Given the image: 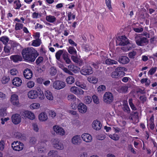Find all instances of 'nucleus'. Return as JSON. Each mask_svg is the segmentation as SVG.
<instances>
[{
    "instance_id": "obj_9",
    "label": "nucleus",
    "mask_w": 157,
    "mask_h": 157,
    "mask_svg": "<svg viewBox=\"0 0 157 157\" xmlns=\"http://www.w3.org/2000/svg\"><path fill=\"white\" fill-rule=\"evenodd\" d=\"M21 114L22 118L25 119H29L33 120L35 118L34 113L32 112L29 111H24L22 112Z\"/></svg>"
},
{
    "instance_id": "obj_59",
    "label": "nucleus",
    "mask_w": 157,
    "mask_h": 157,
    "mask_svg": "<svg viewBox=\"0 0 157 157\" xmlns=\"http://www.w3.org/2000/svg\"><path fill=\"white\" fill-rule=\"evenodd\" d=\"M71 108L73 109H76L78 108V106L77 105L75 101L72 102L70 105Z\"/></svg>"
},
{
    "instance_id": "obj_2",
    "label": "nucleus",
    "mask_w": 157,
    "mask_h": 157,
    "mask_svg": "<svg viewBox=\"0 0 157 157\" xmlns=\"http://www.w3.org/2000/svg\"><path fill=\"white\" fill-rule=\"evenodd\" d=\"M117 40L119 44L123 46L121 48V49L124 52H127L134 47L135 45L131 43L125 36H119Z\"/></svg>"
},
{
    "instance_id": "obj_51",
    "label": "nucleus",
    "mask_w": 157,
    "mask_h": 157,
    "mask_svg": "<svg viewBox=\"0 0 157 157\" xmlns=\"http://www.w3.org/2000/svg\"><path fill=\"white\" fill-rule=\"evenodd\" d=\"M38 150L40 153H44L47 151V149L45 147L41 146L38 148Z\"/></svg>"
},
{
    "instance_id": "obj_7",
    "label": "nucleus",
    "mask_w": 157,
    "mask_h": 157,
    "mask_svg": "<svg viewBox=\"0 0 157 157\" xmlns=\"http://www.w3.org/2000/svg\"><path fill=\"white\" fill-rule=\"evenodd\" d=\"M103 100L106 104H110L114 100L113 94L109 92H106L103 95Z\"/></svg>"
},
{
    "instance_id": "obj_14",
    "label": "nucleus",
    "mask_w": 157,
    "mask_h": 157,
    "mask_svg": "<svg viewBox=\"0 0 157 157\" xmlns=\"http://www.w3.org/2000/svg\"><path fill=\"white\" fill-rule=\"evenodd\" d=\"M70 91L79 98L81 95H83L84 94V91L82 90L78 89L75 86L71 87L70 88Z\"/></svg>"
},
{
    "instance_id": "obj_20",
    "label": "nucleus",
    "mask_w": 157,
    "mask_h": 157,
    "mask_svg": "<svg viewBox=\"0 0 157 157\" xmlns=\"http://www.w3.org/2000/svg\"><path fill=\"white\" fill-rule=\"evenodd\" d=\"M11 52V47L8 45H6L4 48L3 52L1 53L2 56L4 57L9 55H10Z\"/></svg>"
},
{
    "instance_id": "obj_29",
    "label": "nucleus",
    "mask_w": 157,
    "mask_h": 157,
    "mask_svg": "<svg viewBox=\"0 0 157 157\" xmlns=\"http://www.w3.org/2000/svg\"><path fill=\"white\" fill-rule=\"evenodd\" d=\"M41 43V40L40 39H35L32 41L31 45L35 47H37L40 46Z\"/></svg>"
},
{
    "instance_id": "obj_61",
    "label": "nucleus",
    "mask_w": 157,
    "mask_h": 157,
    "mask_svg": "<svg viewBox=\"0 0 157 157\" xmlns=\"http://www.w3.org/2000/svg\"><path fill=\"white\" fill-rule=\"evenodd\" d=\"M44 59L42 57H39L36 61V63L37 65H39L42 63Z\"/></svg>"
},
{
    "instance_id": "obj_56",
    "label": "nucleus",
    "mask_w": 157,
    "mask_h": 157,
    "mask_svg": "<svg viewBox=\"0 0 157 157\" xmlns=\"http://www.w3.org/2000/svg\"><path fill=\"white\" fill-rule=\"evenodd\" d=\"M92 99L94 103L98 104L99 103V101L98 97L96 95H94L92 96Z\"/></svg>"
},
{
    "instance_id": "obj_23",
    "label": "nucleus",
    "mask_w": 157,
    "mask_h": 157,
    "mask_svg": "<svg viewBox=\"0 0 157 157\" xmlns=\"http://www.w3.org/2000/svg\"><path fill=\"white\" fill-rule=\"evenodd\" d=\"M23 74L25 77L27 79L31 78L33 75L32 71L30 69H25L24 71Z\"/></svg>"
},
{
    "instance_id": "obj_8",
    "label": "nucleus",
    "mask_w": 157,
    "mask_h": 157,
    "mask_svg": "<svg viewBox=\"0 0 157 157\" xmlns=\"http://www.w3.org/2000/svg\"><path fill=\"white\" fill-rule=\"evenodd\" d=\"M11 147L14 150L19 151L23 149L24 145L20 141H14L11 144Z\"/></svg>"
},
{
    "instance_id": "obj_39",
    "label": "nucleus",
    "mask_w": 157,
    "mask_h": 157,
    "mask_svg": "<svg viewBox=\"0 0 157 157\" xmlns=\"http://www.w3.org/2000/svg\"><path fill=\"white\" fill-rule=\"evenodd\" d=\"M67 83L69 84H71L75 82V79L72 76H69L66 79Z\"/></svg>"
},
{
    "instance_id": "obj_62",
    "label": "nucleus",
    "mask_w": 157,
    "mask_h": 157,
    "mask_svg": "<svg viewBox=\"0 0 157 157\" xmlns=\"http://www.w3.org/2000/svg\"><path fill=\"white\" fill-rule=\"evenodd\" d=\"M79 83H77L76 84V86L80 87L81 88L84 89V90H87V88L86 87V85L84 83H82L81 85H80L78 84Z\"/></svg>"
},
{
    "instance_id": "obj_25",
    "label": "nucleus",
    "mask_w": 157,
    "mask_h": 157,
    "mask_svg": "<svg viewBox=\"0 0 157 157\" xmlns=\"http://www.w3.org/2000/svg\"><path fill=\"white\" fill-rule=\"evenodd\" d=\"M45 19L49 22L54 23L56 21L57 18L54 16L49 15L46 16Z\"/></svg>"
},
{
    "instance_id": "obj_22",
    "label": "nucleus",
    "mask_w": 157,
    "mask_h": 157,
    "mask_svg": "<svg viewBox=\"0 0 157 157\" xmlns=\"http://www.w3.org/2000/svg\"><path fill=\"white\" fill-rule=\"evenodd\" d=\"M92 128L97 130H99L101 129V124L100 122L98 121H94L92 124Z\"/></svg>"
},
{
    "instance_id": "obj_40",
    "label": "nucleus",
    "mask_w": 157,
    "mask_h": 157,
    "mask_svg": "<svg viewBox=\"0 0 157 157\" xmlns=\"http://www.w3.org/2000/svg\"><path fill=\"white\" fill-rule=\"evenodd\" d=\"M68 52L72 55H74L76 54L77 51L75 49L72 47H69L67 49Z\"/></svg>"
},
{
    "instance_id": "obj_16",
    "label": "nucleus",
    "mask_w": 157,
    "mask_h": 157,
    "mask_svg": "<svg viewBox=\"0 0 157 157\" xmlns=\"http://www.w3.org/2000/svg\"><path fill=\"white\" fill-rule=\"evenodd\" d=\"M81 138L79 135H76L73 136L71 139V142L72 144L75 145L80 144L82 142Z\"/></svg>"
},
{
    "instance_id": "obj_45",
    "label": "nucleus",
    "mask_w": 157,
    "mask_h": 157,
    "mask_svg": "<svg viewBox=\"0 0 157 157\" xmlns=\"http://www.w3.org/2000/svg\"><path fill=\"white\" fill-rule=\"evenodd\" d=\"M10 79L9 76H4L2 78V82L3 84H6L9 82Z\"/></svg>"
},
{
    "instance_id": "obj_15",
    "label": "nucleus",
    "mask_w": 157,
    "mask_h": 157,
    "mask_svg": "<svg viewBox=\"0 0 157 157\" xmlns=\"http://www.w3.org/2000/svg\"><path fill=\"white\" fill-rule=\"evenodd\" d=\"M81 73L83 75H86L91 74L93 73L92 68L90 66H83L80 71Z\"/></svg>"
},
{
    "instance_id": "obj_48",
    "label": "nucleus",
    "mask_w": 157,
    "mask_h": 157,
    "mask_svg": "<svg viewBox=\"0 0 157 157\" xmlns=\"http://www.w3.org/2000/svg\"><path fill=\"white\" fill-rule=\"evenodd\" d=\"M35 85L34 82L32 81L28 82L26 83V86L27 87L29 88H31L33 87Z\"/></svg>"
},
{
    "instance_id": "obj_6",
    "label": "nucleus",
    "mask_w": 157,
    "mask_h": 157,
    "mask_svg": "<svg viewBox=\"0 0 157 157\" xmlns=\"http://www.w3.org/2000/svg\"><path fill=\"white\" fill-rule=\"evenodd\" d=\"M52 129L55 133L57 135L63 136L66 135V132L65 130L59 125H54L53 126Z\"/></svg>"
},
{
    "instance_id": "obj_37",
    "label": "nucleus",
    "mask_w": 157,
    "mask_h": 157,
    "mask_svg": "<svg viewBox=\"0 0 157 157\" xmlns=\"http://www.w3.org/2000/svg\"><path fill=\"white\" fill-rule=\"evenodd\" d=\"M6 141L3 139L0 140V151H3L5 148Z\"/></svg>"
},
{
    "instance_id": "obj_38",
    "label": "nucleus",
    "mask_w": 157,
    "mask_h": 157,
    "mask_svg": "<svg viewBox=\"0 0 157 157\" xmlns=\"http://www.w3.org/2000/svg\"><path fill=\"white\" fill-rule=\"evenodd\" d=\"M58 155V152L56 150H51L48 153V155L49 156L53 157H56Z\"/></svg>"
},
{
    "instance_id": "obj_41",
    "label": "nucleus",
    "mask_w": 157,
    "mask_h": 157,
    "mask_svg": "<svg viewBox=\"0 0 157 157\" xmlns=\"http://www.w3.org/2000/svg\"><path fill=\"white\" fill-rule=\"evenodd\" d=\"M9 72L12 75H17L18 73L17 69L15 68H11L9 71Z\"/></svg>"
},
{
    "instance_id": "obj_34",
    "label": "nucleus",
    "mask_w": 157,
    "mask_h": 157,
    "mask_svg": "<svg viewBox=\"0 0 157 157\" xmlns=\"http://www.w3.org/2000/svg\"><path fill=\"white\" fill-rule=\"evenodd\" d=\"M128 87L126 86H123L119 87L117 89V91L120 93H126L128 91Z\"/></svg>"
},
{
    "instance_id": "obj_26",
    "label": "nucleus",
    "mask_w": 157,
    "mask_h": 157,
    "mask_svg": "<svg viewBox=\"0 0 157 157\" xmlns=\"http://www.w3.org/2000/svg\"><path fill=\"white\" fill-rule=\"evenodd\" d=\"M38 118L40 121L43 122L46 121L47 120L48 117L46 113L42 112L39 114Z\"/></svg>"
},
{
    "instance_id": "obj_11",
    "label": "nucleus",
    "mask_w": 157,
    "mask_h": 157,
    "mask_svg": "<svg viewBox=\"0 0 157 157\" xmlns=\"http://www.w3.org/2000/svg\"><path fill=\"white\" fill-rule=\"evenodd\" d=\"M52 144L54 147L58 150H62L64 148L63 144L58 139H54L52 140Z\"/></svg>"
},
{
    "instance_id": "obj_43",
    "label": "nucleus",
    "mask_w": 157,
    "mask_h": 157,
    "mask_svg": "<svg viewBox=\"0 0 157 157\" xmlns=\"http://www.w3.org/2000/svg\"><path fill=\"white\" fill-rule=\"evenodd\" d=\"M109 137L112 139L114 140H118L119 139V136L117 134H113L109 135Z\"/></svg>"
},
{
    "instance_id": "obj_47",
    "label": "nucleus",
    "mask_w": 157,
    "mask_h": 157,
    "mask_svg": "<svg viewBox=\"0 0 157 157\" xmlns=\"http://www.w3.org/2000/svg\"><path fill=\"white\" fill-rule=\"evenodd\" d=\"M128 102L130 106L131 109L133 110H136V108L135 107V105L132 103V98L129 99L128 100Z\"/></svg>"
},
{
    "instance_id": "obj_21",
    "label": "nucleus",
    "mask_w": 157,
    "mask_h": 157,
    "mask_svg": "<svg viewBox=\"0 0 157 157\" xmlns=\"http://www.w3.org/2000/svg\"><path fill=\"white\" fill-rule=\"evenodd\" d=\"M22 80L19 77H15L12 80L13 84L16 86H19L22 83Z\"/></svg>"
},
{
    "instance_id": "obj_32",
    "label": "nucleus",
    "mask_w": 157,
    "mask_h": 157,
    "mask_svg": "<svg viewBox=\"0 0 157 157\" xmlns=\"http://www.w3.org/2000/svg\"><path fill=\"white\" fill-rule=\"evenodd\" d=\"M40 107V104L37 102L32 103L29 106L30 108L32 110L38 109Z\"/></svg>"
},
{
    "instance_id": "obj_27",
    "label": "nucleus",
    "mask_w": 157,
    "mask_h": 157,
    "mask_svg": "<svg viewBox=\"0 0 157 157\" xmlns=\"http://www.w3.org/2000/svg\"><path fill=\"white\" fill-rule=\"evenodd\" d=\"M10 59L14 62H17L18 61H21L22 60V58L21 56L18 55L11 56Z\"/></svg>"
},
{
    "instance_id": "obj_53",
    "label": "nucleus",
    "mask_w": 157,
    "mask_h": 157,
    "mask_svg": "<svg viewBox=\"0 0 157 157\" xmlns=\"http://www.w3.org/2000/svg\"><path fill=\"white\" fill-rule=\"evenodd\" d=\"M123 110L127 113H129L130 112V109L128 105H125L123 108Z\"/></svg>"
},
{
    "instance_id": "obj_36",
    "label": "nucleus",
    "mask_w": 157,
    "mask_h": 157,
    "mask_svg": "<svg viewBox=\"0 0 157 157\" xmlns=\"http://www.w3.org/2000/svg\"><path fill=\"white\" fill-rule=\"evenodd\" d=\"M92 101L91 97L89 96H86L84 97L83 102L86 104H89Z\"/></svg>"
},
{
    "instance_id": "obj_60",
    "label": "nucleus",
    "mask_w": 157,
    "mask_h": 157,
    "mask_svg": "<svg viewBox=\"0 0 157 157\" xmlns=\"http://www.w3.org/2000/svg\"><path fill=\"white\" fill-rule=\"evenodd\" d=\"M157 69V68L156 67H154L151 68L148 71V74L150 75L153 74L156 71Z\"/></svg>"
},
{
    "instance_id": "obj_55",
    "label": "nucleus",
    "mask_w": 157,
    "mask_h": 157,
    "mask_svg": "<svg viewBox=\"0 0 157 157\" xmlns=\"http://www.w3.org/2000/svg\"><path fill=\"white\" fill-rule=\"evenodd\" d=\"M136 51H133L130 52L128 54V56L130 58L134 59L136 55Z\"/></svg>"
},
{
    "instance_id": "obj_46",
    "label": "nucleus",
    "mask_w": 157,
    "mask_h": 157,
    "mask_svg": "<svg viewBox=\"0 0 157 157\" xmlns=\"http://www.w3.org/2000/svg\"><path fill=\"white\" fill-rule=\"evenodd\" d=\"M7 115L6 110L5 108L0 109V117H4Z\"/></svg>"
},
{
    "instance_id": "obj_50",
    "label": "nucleus",
    "mask_w": 157,
    "mask_h": 157,
    "mask_svg": "<svg viewBox=\"0 0 157 157\" xmlns=\"http://www.w3.org/2000/svg\"><path fill=\"white\" fill-rule=\"evenodd\" d=\"M23 26V25L22 24L19 23H16L15 29L16 30H20L22 29Z\"/></svg>"
},
{
    "instance_id": "obj_63",
    "label": "nucleus",
    "mask_w": 157,
    "mask_h": 157,
    "mask_svg": "<svg viewBox=\"0 0 157 157\" xmlns=\"http://www.w3.org/2000/svg\"><path fill=\"white\" fill-rule=\"evenodd\" d=\"M105 86L104 85H101L99 86L98 88V92H101L105 90Z\"/></svg>"
},
{
    "instance_id": "obj_18",
    "label": "nucleus",
    "mask_w": 157,
    "mask_h": 157,
    "mask_svg": "<svg viewBox=\"0 0 157 157\" xmlns=\"http://www.w3.org/2000/svg\"><path fill=\"white\" fill-rule=\"evenodd\" d=\"M81 137L83 140L86 143H90L92 140V136L88 133L82 134Z\"/></svg>"
},
{
    "instance_id": "obj_31",
    "label": "nucleus",
    "mask_w": 157,
    "mask_h": 157,
    "mask_svg": "<svg viewBox=\"0 0 157 157\" xmlns=\"http://www.w3.org/2000/svg\"><path fill=\"white\" fill-rule=\"evenodd\" d=\"M154 116H152L150 118V119L147 121L148 124L149 125L150 128L153 130L154 127Z\"/></svg>"
},
{
    "instance_id": "obj_64",
    "label": "nucleus",
    "mask_w": 157,
    "mask_h": 157,
    "mask_svg": "<svg viewBox=\"0 0 157 157\" xmlns=\"http://www.w3.org/2000/svg\"><path fill=\"white\" fill-rule=\"evenodd\" d=\"M40 17V15L38 13L34 12L33 13L32 17L33 18H37Z\"/></svg>"
},
{
    "instance_id": "obj_57",
    "label": "nucleus",
    "mask_w": 157,
    "mask_h": 157,
    "mask_svg": "<svg viewBox=\"0 0 157 157\" xmlns=\"http://www.w3.org/2000/svg\"><path fill=\"white\" fill-rule=\"evenodd\" d=\"M133 30L136 33H141L143 31V28L142 27L138 28H133Z\"/></svg>"
},
{
    "instance_id": "obj_1",
    "label": "nucleus",
    "mask_w": 157,
    "mask_h": 157,
    "mask_svg": "<svg viewBox=\"0 0 157 157\" xmlns=\"http://www.w3.org/2000/svg\"><path fill=\"white\" fill-rule=\"evenodd\" d=\"M21 53L25 60L32 62H34L38 55L37 51L32 47L24 49L22 50Z\"/></svg>"
},
{
    "instance_id": "obj_12",
    "label": "nucleus",
    "mask_w": 157,
    "mask_h": 157,
    "mask_svg": "<svg viewBox=\"0 0 157 157\" xmlns=\"http://www.w3.org/2000/svg\"><path fill=\"white\" fill-rule=\"evenodd\" d=\"M107 56L105 54H103L101 56V58L103 61V63H105L108 65H113L117 64V62L116 61L112 60L110 59H106Z\"/></svg>"
},
{
    "instance_id": "obj_28",
    "label": "nucleus",
    "mask_w": 157,
    "mask_h": 157,
    "mask_svg": "<svg viewBox=\"0 0 157 157\" xmlns=\"http://www.w3.org/2000/svg\"><path fill=\"white\" fill-rule=\"evenodd\" d=\"M118 61L121 63L124 64L128 63L129 61V59L127 56H122L119 58Z\"/></svg>"
},
{
    "instance_id": "obj_35",
    "label": "nucleus",
    "mask_w": 157,
    "mask_h": 157,
    "mask_svg": "<svg viewBox=\"0 0 157 157\" xmlns=\"http://www.w3.org/2000/svg\"><path fill=\"white\" fill-rule=\"evenodd\" d=\"M87 80L90 83L95 84L97 83L98 81V78L94 76H91L87 78Z\"/></svg>"
},
{
    "instance_id": "obj_24",
    "label": "nucleus",
    "mask_w": 157,
    "mask_h": 157,
    "mask_svg": "<svg viewBox=\"0 0 157 157\" xmlns=\"http://www.w3.org/2000/svg\"><path fill=\"white\" fill-rule=\"evenodd\" d=\"M45 96L47 99L49 101H52L54 99V97L52 92L50 90H46L44 92Z\"/></svg>"
},
{
    "instance_id": "obj_5",
    "label": "nucleus",
    "mask_w": 157,
    "mask_h": 157,
    "mask_svg": "<svg viewBox=\"0 0 157 157\" xmlns=\"http://www.w3.org/2000/svg\"><path fill=\"white\" fill-rule=\"evenodd\" d=\"M125 68L123 67H118L115 69L114 71L111 74V76L113 78H118L124 76L125 73L124 71Z\"/></svg>"
},
{
    "instance_id": "obj_30",
    "label": "nucleus",
    "mask_w": 157,
    "mask_h": 157,
    "mask_svg": "<svg viewBox=\"0 0 157 157\" xmlns=\"http://www.w3.org/2000/svg\"><path fill=\"white\" fill-rule=\"evenodd\" d=\"M63 59L66 63L67 64H69L71 62V60L68 57V54L67 52H64L62 55Z\"/></svg>"
},
{
    "instance_id": "obj_58",
    "label": "nucleus",
    "mask_w": 157,
    "mask_h": 157,
    "mask_svg": "<svg viewBox=\"0 0 157 157\" xmlns=\"http://www.w3.org/2000/svg\"><path fill=\"white\" fill-rule=\"evenodd\" d=\"M67 17L68 21L70 20L71 18L74 19L75 17V14H72L71 12H69L67 14Z\"/></svg>"
},
{
    "instance_id": "obj_13",
    "label": "nucleus",
    "mask_w": 157,
    "mask_h": 157,
    "mask_svg": "<svg viewBox=\"0 0 157 157\" xmlns=\"http://www.w3.org/2000/svg\"><path fill=\"white\" fill-rule=\"evenodd\" d=\"M10 101L14 106H18L20 105L18 96L16 94H13L11 95Z\"/></svg>"
},
{
    "instance_id": "obj_33",
    "label": "nucleus",
    "mask_w": 157,
    "mask_h": 157,
    "mask_svg": "<svg viewBox=\"0 0 157 157\" xmlns=\"http://www.w3.org/2000/svg\"><path fill=\"white\" fill-rule=\"evenodd\" d=\"M67 98L68 101H75L77 99L78 100H79L75 96L72 94H69L67 96Z\"/></svg>"
},
{
    "instance_id": "obj_19",
    "label": "nucleus",
    "mask_w": 157,
    "mask_h": 157,
    "mask_svg": "<svg viewBox=\"0 0 157 157\" xmlns=\"http://www.w3.org/2000/svg\"><path fill=\"white\" fill-rule=\"evenodd\" d=\"M12 122L15 124H18L21 121V118L19 114H15L12 116Z\"/></svg>"
},
{
    "instance_id": "obj_42",
    "label": "nucleus",
    "mask_w": 157,
    "mask_h": 157,
    "mask_svg": "<svg viewBox=\"0 0 157 157\" xmlns=\"http://www.w3.org/2000/svg\"><path fill=\"white\" fill-rule=\"evenodd\" d=\"M9 40V38L6 36H2L0 38V40L5 44H6L8 43Z\"/></svg>"
},
{
    "instance_id": "obj_44",
    "label": "nucleus",
    "mask_w": 157,
    "mask_h": 157,
    "mask_svg": "<svg viewBox=\"0 0 157 157\" xmlns=\"http://www.w3.org/2000/svg\"><path fill=\"white\" fill-rule=\"evenodd\" d=\"M49 73L52 76L55 75L57 72V71L55 67H51L49 70Z\"/></svg>"
},
{
    "instance_id": "obj_52",
    "label": "nucleus",
    "mask_w": 157,
    "mask_h": 157,
    "mask_svg": "<svg viewBox=\"0 0 157 157\" xmlns=\"http://www.w3.org/2000/svg\"><path fill=\"white\" fill-rule=\"evenodd\" d=\"M63 53V51L62 50H60L58 51L56 54V59L58 60H59L60 57Z\"/></svg>"
},
{
    "instance_id": "obj_10",
    "label": "nucleus",
    "mask_w": 157,
    "mask_h": 157,
    "mask_svg": "<svg viewBox=\"0 0 157 157\" xmlns=\"http://www.w3.org/2000/svg\"><path fill=\"white\" fill-rule=\"evenodd\" d=\"M66 86L65 82L60 80H57L54 82L52 83L53 88L57 90L63 89Z\"/></svg>"
},
{
    "instance_id": "obj_49",
    "label": "nucleus",
    "mask_w": 157,
    "mask_h": 157,
    "mask_svg": "<svg viewBox=\"0 0 157 157\" xmlns=\"http://www.w3.org/2000/svg\"><path fill=\"white\" fill-rule=\"evenodd\" d=\"M32 128L33 130L36 132H38L39 131V128L38 124L36 123L32 124Z\"/></svg>"
},
{
    "instance_id": "obj_54",
    "label": "nucleus",
    "mask_w": 157,
    "mask_h": 157,
    "mask_svg": "<svg viewBox=\"0 0 157 157\" xmlns=\"http://www.w3.org/2000/svg\"><path fill=\"white\" fill-rule=\"evenodd\" d=\"M14 3L15 9H18L21 7V4L19 1H15L14 2Z\"/></svg>"
},
{
    "instance_id": "obj_4",
    "label": "nucleus",
    "mask_w": 157,
    "mask_h": 157,
    "mask_svg": "<svg viewBox=\"0 0 157 157\" xmlns=\"http://www.w3.org/2000/svg\"><path fill=\"white\" fill-rule=\"evenodd\" d=\"M135 40L136 44L138 46H143L148 42L147 39L145 37H142V34H136Z\"/></svg>"
},
{
    "instance_id": "obj_3",
    "label": "nucleus",
    "mask_w": 157,
    "mask_h": 157,
    "mask_svg": "<svg viewBox=\"0 0 157 157\" xmlns=\"http://www.w3.org/2000/svg\"><path fill=\"white\" fill-rule=\"evenodd\" d=\"M27 97L30 99H35L38 98L40 100H43L44 98V93L40 89L37 90H31L27 93Z\"/></svg>"
},
{
    "instance_id": "obj_17",
    "label": "nucleus",
    "mask_w": 157,
    "mask_h": 157,
    "mask_svg": "<svg viewBox=\"0 0 157 157\" xmlns=\"http://www.w3.org/2000/svg\"><path fill=\"white\" fill-rule=\"evenodd\" d=\"M78 109L80 113L82 114H84L87 111V107L84 104L80 102L78 105Z\"/></svg>"
}]
</instances>
